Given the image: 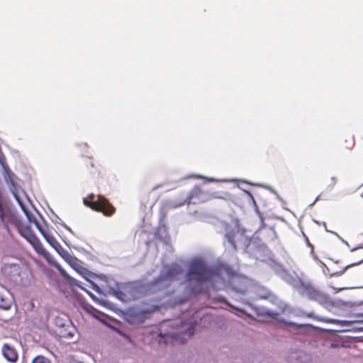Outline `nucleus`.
<instances>
[{
	"instance_id": "nucleus-1",
	"label": "nucleus",
	"mask_w": 363,
	"mask_h": 363,
	"mask_svg": "<svg viewBox=\"0 0 363 363\" xmlns=\"http://www.w3.org/2000/svg\"><path fill=\"white\" fill-rule=\"evenodd\" d=\"M218 279L222 280L218 271L209 267L203 260L195 259L189 264L186 276V281L188 284L196 283L198 285H202L207 282L213 283Z\"/></svg>"
},
{
	"instance_id": "nucleus-2",
	"label": "nucleus",
	"mask_w": 363,
	"mask_h": 363,
	"mask_svg": "<svg viewBox=\"0 0 363 363\" xmlns=\"http://www.w3.org/2000/svg\"><path fill=\"white\" fill-rule=\"evenodd\" d=\"M293 286L301 296L315 301L325 308L334 306V303L330 296L319 290L311 281H306L298 278L294 281Z\"/></svg>"
},
{
	"instance_id": "nucleus-3",
	"label": "nucleus",
	"mask_w": 363,
	"mask_h": 363,
	"mask_svg": "<svg viewBox=\"0 0 363 363\" xmlns=\"http://www.w3.org/2000/svg\"><path fill=\"white\" fill-rule=\"evenodd\" d=\"M84 205L91 209L102 213L106 216H111L116 212V208L110 201L101 195L96 196L91 194L83 200Z\"/></svg>"
},
{
	"instance_id": "nucleus-4",
	"label": "nucleus",
	"mask_w": 363,
	"mask_h": 363,
	"mask_svg": "<svg viewBox=\"0 0 363 363\" xmlns=\"http://www.w3.org/2000/svg\"><path fill=\"white\" fill-rule=\"evenodd\" d=\"M21 234L32 245L35 251L38 255L43 256L48 263L54 265L56 268H57L62 275H65V272L64 269L60 267V264L55 262L53 257L44 248L39 238L33 232H21Z\"/></svg>"
},
{
	"instance_id": "nucleus-5",
	"label": "nucleus",
	"mask_w": 363,
	"mask_h": 363,
	"mask_svg": "<svg viewBox=\"0 0 363 363\" xmlns=\"http://www.w3.org/2000/svg\"><path fill=\"white\" fill-rule=\"evenodd\" d=\"M182 273L183 269L179 265L174 264L165 267L164 270L161 272L157 278L149 284V287L153 288L155 286L161 285L164 281H172L177 280Z\"/></svg>"
},
{
	"instance_id": "nucleus-6",
	"label": "nucleus",
	"mask_w": 363,
	"mask_h": 363,
	"mask_svg": "<svg viewBox=\"0 0 363 363\" xmlns=\"http://www.w3.org/2000/svg\"><path fill=\"white\" fill-rule=\"evenodd\" d=\"M157 309L158 307L155 306L147 309L133 307L126 313L127 320L132 324L143 323L146 320L150 319Z\"/></svg>"
},
{
	"instance_id": "nucleus-7",
	"label": "nucleus",
	"mask_w": 363,
	"mask_h": 363,
	"mask_svg": "<svg viewBox=\"0 0 363 363\" xmlns=\"http://www.w3.org/2000/svg\"><path fill=\"white\" fill-rule=\"evenodd\" d=\"M216 198H220L216 193H209L196 185L190 191L185 202L188 204H199Z\"/></svg>"
},
{
	"instance_id": "nucleus-8",
	"label": "nucleus",
	"mask_w": 363,
	"mask_h": 363,
	"mask_svg": "<svg viewBox=\"0 0 363 363\" xmlns=\"http://www.w3.org/2000/svg\"><path fill=\"white\" fill-rule=\"evenodd\" d=\"M230 288L240 294H245L249 289L250 281L245 277L233 274L228 281Z\"/></svg>"
},
{
	"instance_id": "nucleus-9",
	"label": "nucleus",
	"mask_w": 363,
	"mask_h": 363,
	"mask_svg": "<svg viewBox=\"0 0 363 363\" xmlns=\"http://www.w3.org/2000/svg\"><path fill=\"white\" fill-rule=\"evenodd\" d=\"M37 227L48 244L52 247L62 257L69 256L67 251L63 249L60 242L57 240L54 235H50L48 233L45 232L38 224Z\"/></svg>"
},
{
	"instance_id": "nucleus-10",
	"label": "nucleus",
	"mask_w": 363,
	"mask_h": 363,
	"mask_svg": "<svg viewBox=\"0 0 363 363\" xmlns=\"http://www.w3.org/2000/svg\"><path fill=\"white\" fill-rule=\"evenodd\" d=\"M4 358L11 363H16L18 359V353L16 349L9 343H4L1 348Z\"/></svg>"
},
{
	"instance_id": "nucleus-11",
	"label": "nucleus",
	"mask_w": 363,
	"mask_h": 363,
	"mask_svg": "<svg viewBox=\"0 0 363 363\" xmlns=\"http://www.w3.org/2000/svg\"><path fill=\"white\" fill-rule=\"evenodd\" d=\"M225 238L233 248L236 250V245L244 239V234L238 228H233L226 233Z\"/></svg>"
},
{
	"instance_id": "nucleus-12",
	"label": "nucleus",
	"mask_w": 363,
	"mask_h": 363,
	"mask_svg": "<svg viewBox=\"0 0 363 363\" xmlns=\"http://www.w3.org/2000/svg\"><path fill=\"white\" fill-rule=\"evenodd\" d=\"M11 304L12 298L9 291L0 284V309L9 310Z\"/></svg>"
},
{
	"instance_id": "nucleus-13",
	"label": "nucleus",
	"mask_w": 363,
	"mask_h": 363,
	"mask_svg": "<svg viewBox=\"0 0 363 363\" xmlns=\"http://www.w3.org/2000/svg\"><path fill=\"white\" fill-rule=\"evenodd\" d=\"M70 265L77 272H79L80 274L85 277V274H87V270L81 265L79 259H77V258H72V260H70Z\"/></svg>"
},
{
	"instance_id": "nucleus-14",
	"label": "nucleus",
	"mask_w": 363,
	"mask_h": 363,
	"mask_svg": "<svg viewBox=\"0 0 363 363\" xmlns=\"http://www.w3.org/2000/svg\"><path fill=\"white\" fill-rule=\"evenodd\" d=\"M355 142L354 136L351 135H347L345 136L343 143L342 144V147L346 150H351L354 146Z\"/></svg>"
},
{
	"instance_id": "nucleus-15",
	"label": "nucleus",
	"mask_w": 363,
	"mask_h": 363,
	"mask_svg": "<svg viewBox=\"0 0 363 363\" xmlns=\"http://www.w3.org/2000/svg\"><path fill=\"white\" fill-rule=\"evenodd\" d=\"M194 325H193L191 323L187 326L186 329L182 330L181 332V334L185 336H187L188 337H190L194 335Z\"/></svg>"
},
{
	"instance_id": "nucleus-16",
	"label": "nucleus",
	"mask_w": 363,
	"mask_h": 363,
	"mask_svg": "<svg viewBox=\"0 0 363 363\" xmlns=\"http://www.w3.org/2000/svg\"><path fill=\"white\" fill-rule=\"evenodd\" d=\"M32 363H51V360L43 355H38L32 360Z\"/></svg>"
},
{
	"instance_id": "nucleus-17",
	"label": "nucleus",
	"mask_w": 363,
	"mask_h": 363,
	"mask_svg": "<svg viewBox=\"0 0 363 363\" xmlns=\"http://www.w3.org/2000/svg\"><path fill=\"white\" fill-rule=\"evenodd\" d=\"M259 291L261 293L257 291V295L260 298L266 299L268 298L271 295V293L265 289H260Z\"/></svg>"
},
{
	"instance_id": "nucleus-18",
	"label": "nucleus",
	"mask_w": 363,
	"mask_h": 363,
	"mask_svg": "<svg viewBox=\"0 0 363 363\" xmlns=\"http://www.w3.org/2000/svg\"><path fill=\"white\" fill-rule=\"evenodd\" d=\"M337 179L336 177H332L330 178V183L328 184V186L330 187V188H333L335 186V185L337 184Z\"/></svg>"
},
{
	"instance_id": "nucleus-19",
	"label": "nucleus",
	"mask_w": 363,
	"mask_h": 363,
	"mask_svg": "<svg viewBox=\"0 0 363 363\" xmlns=\"http://www.w3.org/2000/svg\"><path fill=\"white\" fill-rule=\"evenodd\" d=\"M267 314L274 320H278L279 313L275 312H267Z\"/></svg>"
},
{
	"instance_id": "nucleus-20",
	"label": "nucleus",
	"mask_w": 363,
	"mask_h": 363,
	"mask_svg": "<svg viewBox=\"0 0 363 363\" xmlns=\"http://www.w3.org/2000/svg\"><path fill=\"white\" fill-rule=\"evenodd\" d=\"M355 264H352L347 265V266H346V267L344 268V269H343V270H342V271H340V272H335V273H333V275H335V274H337V275H340V274H342L344 272V271H345L346 269H347V268H348V267H350V266H353V265H355Z\"/></svg>"
},
{
	"instance_id": "nucleus-21",
	"label": "nucleus",
	"mask_w": 363,
	"mask_h": 363,
	"mask_svg": "<svg viewBox=\"0 0 363 363\" xmlns=\"http://www.w3.org/2000/svg\"><path fill=\"white\" fill-rule=\"evenodd\" d=\"M306 243H307L308 246L311 247V252H313V250H314V247H313V245L309 242V240H308V238L307 237H306Z\"/></svg>"
},
{
	"instance_id": "nucleus-22",
	"label": "nucleus",
	"mask_w": 363,
	"mask_h": 363,
	"mask_svg": "<svg viewBox=\"0 0 363 363\" xmlns=\"http://www.w3.org/2000/svg\"><path fill=\"white\" fill-rule=\"evenodd\" d=\"M10 267L13 268L14 272H18L19 269H20L19 266L17 265V264H14L13 266H10Z\"/></svg>"
},
{
	"instance_id": "nucleus-23",
	"label": "nucleus",
	"mask_w": 363,
	"mask_h": 363,
	"mask_svg": "<svg viewBox=\"0 0 363 363\" xmlns=\"http://www.w3.org/2000/svg\"><path fill=\"white\" fill-rule=\"evenodd\" d=\"M359 317L362 318V319L360 320V321H363V314L362 315H360Z\"/></svg>"
},
{
	"instance_id": "nucleus-24",
	"label": "nucleus",
	"mask_w": 363,
	"mask_h": 363,
	"mask_svg": "<svg viewBox=\"0 0 363 363\" xmlns=\"http://www.w3.org/2000/svg\"><path fill=\"white\" fill-rule=\"evenodd\" d=\"M287 325H294V323H287Z\"/></svg>"
},
{
	"instance_id": "nucleus-25",
	"label": "nucleus",
	"mask_w": 363,
	"mask_h": 363,
	"mask_svg": "<svg viewBox=\"0 0 363 363\" xmlns=\"http://www.w3.org/2000/svg\"><path fill=\"white\" fill-rule=\"evenodd\" d=\"M196 178H203L201 176L197 175L196 176Z\"/></svg>"
},
{
	"instance_id": "nucleus-26",
	"label": "nucleus",
	"mask_w": 363,
	"mask_h": 363,
	"mask_svg": "<svg viewBox=\"0 0 363 363\" xmlns=\"http://www.w3.org/2000/svg\"><path fill=\"white\" fill-rule=\"evenodd\" d=\"M307 316H308V317H312V316H313V315H312V313H310V314H308Z\"/></svg>"
},
{
	"instance_id": "nucleus-27",
	"label": "nucleus",
	"mask_w": 363,
	"mask_h": 363,
	"mask_svg": "<svg viewBox=\"0 0 363 363\" xmlns=\"http://www.w3.org/2000/svg\"><path fill=\"white\" fill-rule=\"evenodd\" d=\"M208 181L212 182L213 181V179H208Z\"/></svg>"
},
{
	"instance_id": "nucleus-28",
	"label": "nucleus",
	"mask_w": 363,
	"mask_h": 363,
	"mask_svg": "<svg viewBox=\"0 0 363 363\" xmlns=\"http://www.w3.org/2000/svg\"><path fill=\"white\" fill-rule=\"evenodd\" d=\"M331 347H335V344H331Z\"/></svg>"
},
{
	"instance_id": "nucleus-29",
	"label": "nucleus",
	"mask_w": 363,
	"mask_h": 363,
	"mask_svg": "<svg viewBox=\"0 0 363 363\" xmlns=\"http://www.w3.org/2000/svg\"><path fill=\"white\" fill-rule=\"evenodd\" d=\"M362 197L363 198V192L362 193Z\"/></svg>"
},
{
	"instance_id": "nucleus-30",
	"label": "nucleus",
	"mask_w": 363,
	"mask_h": 363,
	"mask_svg": "<svg viewBox=\"0 0 363 363\" xmlns=\"http://www.w3.org/2000/svg\"><path fill=\"white\" fill-rule=\"evenodd\" d=\"M363 262V259H362V260L359 262Z\"/></svg>"
}]
</instances>
